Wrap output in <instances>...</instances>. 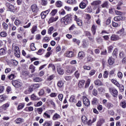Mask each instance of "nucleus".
<instances>
[{
	"mask_svg": "<svg viewBox=\"0 0 126 126\" xmlns=\"http://www.w3.org/2000/svg\"><path fill=\"white\" fill-rule=\"evenodd\" d=\"M94 84H95V85H98V86L103 85V84H102V82H101V81H100V80L99 79H97L94 81Z\"/></svg>",
	"mask_w": 126,
	"mask_h": 126,
	"instance_id": "nucleus-22",
	"label": "nucleus"
},
{
	"mask_svg": "<svg viewBox=\"0 0 126 126\" xmlns=\"http://www.w3.org/2000/svg\"><path fill=\"white\" fill-rule=\"evenodd\" d=\"M20 51L14 52V55L16 58H20Z\"/></svg>",
	"mask_w": 126,
	"mask_h": 126,
	"instance_id": "nucleus-58",
	"label": "nucleus"
},
{
	"mask_svg": "<svg viewBox=\"0 0 126 126\" xmlns=\"http://www.w3.org/2000/svg\"><path fill=\"white\" fill-rule=\"evenodd\" d=\"M118 34H120V36H125V29H122L120 30L118 32Z\"/></svg>",
	"mask_w": 126,
	"mask_h": 126,
	"instance_id": "nucleus-23",
	"label": "nucleus"
},
{
	"mask_svg": "<svg viewBox=\"0 0 126 126\" xmlns=\"http://www.w3.org/2000/svg\"><path fill=\"white\" fill-rule=\"evenodd\" d=\"M57 70L58 72V73L60 74V75H63L64 73V71L63 70V69L62 68V67H61L60 64H58L57 66Z\"/></svg>",
	"mask_w": 126,
	"mask_h": 126,
	"instance_id": "nucleus-5",
	"label": "nucleus"
},
{
	"mask_svg": "<svg viewBox=\"0 0 126 126\" xmlns=\"http://www.w3.org/2000/svg\"><path fill=\"white\" fill-rule=\"evenodd\" d=\"M43 52H44V49H39L37 52V54L41 55V54H43Z\"/></svg>",
	"mask_w": 126,
	"mask_h": 126,
	"instance_id": "nucleus-63",
	"label": "nucleus"
},
{
	"mask_svg": "<svg viewBox=\"0 0 126 126\" xmlns=\"http://www.w3.org/2000/svg\"><path fill=\"white\" fill-rule=\"evenodd\" d=\"M49 12H50V10H46L45 11L41 12V14H44L47 16V15H48V14H49Z\"/></svg>",
	"mask_w": 126,
	"mask_h": 126,
	"instance_id": "nucleus-57",
	"label": "nucleus"
},
{
	"mask_svg": "<svg viewBox=\"0 0 126 126\" xmlns=\"http://www.w3.org/2000/svg\"><path fill=\"white\" fill-rule=\"evenodd\" d=\"M57 12H58V10L54 9L51 11V15H52V16H54V15H56V13H57Z\"/></svg>",
	"mask_w": 126,
	"mask_h": 126,
	"instance_id": "nucleus-45",
	"label": "nucleus"
},
{
	"mask_svg": "<svg viewBox=\"0 0 126 126\" xmlns=\"http://www.w3.org/2000/svg\"><path fill=\"white\" fill-rule=\"evenodd\" d=\"M14 122L17 125H20V124H22V123L24 122V119L21 118H18L16 120H15Z\"/></svg>",
	"mask_w": 126,
	"mask_h": 126,
	"instance_id": "nucleus-11",
	"label": "nucleus"
},
{
	"mask_svg": "<svg viewBox=\"0 0 126 126\" xmlns=\"http://www.w3.org/2000/svg\"><path fill=\"white\" fill-rule=\"evenodd\" d=\"M54 31V27H51L49 28L48 31V33L51 35L52 34V32Z\"/></svg>",
	"mask_w": 126,
	"mask_h": 126,
	"instance_id": "nucleus-41",
	"label": "nucleus"
},
{
	"mask_svg": "<svg viewBox=\"0 0 126 126\" xmlns=\"http://www.w3.org/2000/svg\"><path fill=\"white\" fill-rule=\"evenodd\" d=\"M31 50L32 51H35L36 50V47H35V44L34 43L31 44Z\"/></svg>",
	"mask_w": 126,
	"mask_h": 126,
	"instance_id": "nucleus-38",
	"label": "nucleus"
},
{
	"mask_svg": "<svg viewBox=\"0 0 126 126\" xmlns=\"http://www.w3.org/2000/svg\"><path fill=\"white\" fill-rule=\"evenodd\" d=\"M111 82H112V83H113V84H115V85H116L117 87H120V83H119V82L117 81L116 80L112 79L111 80Z\"/></svg>",
	"mask_w": 126,
	"mask_h": 126,
	"instance_id": "nucleus-20",
	"label": "nucleus"
},
{
	"mask_svg": "<svg viewBox=\"0 0 126 126\" xmlns=\"http://www.w3.org/2000/svg\"><path fill=\"white\" fill-rule=\"evenodd\" d=\"M31 99L33 100H38V97H37V96L34 95V94H32L31 95Z\"/></svg>",
	"mask_w": 126,
	"mask_h": 126,
	"instance_id": "nucleus-52",
	"label": "nucleus"
},
{
	"mask_svg": "<svg viewBox=\"0 0 126 126\" xmlns=\"http://www.w3.org/2000/svg\"><path fill=\"white\" fill-rule=\"evenodd\" d=\"M103 76L104 78H108V76H109V72L108 71H104Z\"/></svg>",
	"mask_w": 126,
	"mask_h": 126,
	"instance_id": "nucleus-32",
	"label": "nucleus"
},
{
	"mask_svg": "<svg viewBox=\"0 0 126 126\" xmlns=\"http://www.w3.org/2000/svg\"><path fill=\"white\" fill-rule=\"evenodd\" d=\"M56 6H57V7H62V6H63V3L61 1H57L56 2Z\"/></svg>",
	"mask_w": 126,
	"mask_h": 126,
	"instance_id": "nucleus-25",
	"label": "nucleus"
},
{
	"mask_svg": "<svg viewBox=\"0 0 126 126\" xmlns=\"http://www.w3.org/2000/svg\"><path fill=\"white\" fill-rule=\"evenodd\" d=\"M0 36H1V37H5L7 36V33L5 32H2L0 33Z\"/></svg>",
	"mask_w": 126,
	"mask_h": 126,
	"instance_id": "nucleus-36",
	"label": "nucleus"
},
{
	"mask_svg": "<svg viewBox=\"0 0 126 126\" xmlns=\"http://www.w3.org/2000/svg\"><path fill=\"white\" fill-rule=\"evenodd\" d=\"M62 23H63L64 25H67L71 22V16L69 14H67L64 17L62 18L61 20Z\"/></svg>",
	"mask_w": 126,
	"mask_h": 126,
	"instance_id": "nucleus-1",
	"label": "nucleus"
},
{
	"mask_svg": "<svg viewBox=\"0 0 126 126\" xmlns=\"http://www.w3.org/2000/svg\"><path fill=\"white\" fill-rule=\"evenodd\" d=\"M58 17L54 18V17H52L50 18L48 23L50 24V23H53V22L55 21H57L58 20Z\"/></svg>",
	"mask_w": 126,
	"mask_h": 126,
	"instance_id": "nucleus-16",
	"label": "nucleus"
},
{
	"mask_svg": "<svg viewBox=\"0 0 126 126\" xmlns=\"http://www.w3.org/2000/svg\"><path fill=\"white\" fill-rule=\"evenodd\" d=\"M69 102L71 103H75L76 102V99H75V96L74 95H71L69 99Z\"/></svg>",
	"mask_w": 126,
	"mask_h": 126,
	"instance_id": "nucleus-18",
	"label": "nucleus"
},
{
	"mask_svg": "<svg viewBox=\"0 0 126 126\" xmlns=\"http://www.w3.org/2000/svg\"><path fill=\"white\" fill-rule=\"evenodd\" d=\"M117 75L119 78L122 79L123 78V73L121 71H119L117 73Z\"/></svg>",
	"mask_w": 126,
	"mask_h": 126,
	"instance_id": "nucleus-42",
	"label": "nucleus"
},
{
	"mask_svg": "<svg viewBox=\"0 0 126 126\" xmlns=\"http://www.w3.org/2000/svg\"><path fill=\"white\" fill-rule=\"evenodd\" d=\"M37 31V27L36 26H34L32 28V34H34V32H36V31Z\"/></svg>",
	"mask_w": 126,
	"mask_h": 126,
	"instance_id": "nucleus-51",
	"label": "nucleus"
},
{
	"mask_svg": "<svg viewBox=\"0 0 126 126\" xmlns=\"http://www.w3.org/2000/svg\"><path fill=\"white\" fill-rule=\"evenodd\" d=\"M113 56H115V57H117L118 56V49L115 48L113 52Z\"/></svg>",
	"mask_w": 126,
	"mask_h": 126,
	"instance_id": "nucleus-44",
	"label": "nucleus"
},
{
	"mask_svg": "<svg viewBox=\"0 0 126 126\" xmlns=\"http://www.w3.org/2000/svg\"><path fill=\"white\" fill-rule=\"evenodd\" d=\"M115 13L116 14H117V15H121L122 16L124 13L120 12L119 11H118V10H115Z\"/></svg>",
	"mask_w": 126,
	"mask_h": 126,
	"instance_id": "nucleus-64",
	"label": "nucleus"
},
{
	"mask_svg": "<svg viewBox=\"0 0 126 126\" xmlns=\"http://www.w3.org/2000/svg\"><path fill=\"white\" fill-rule=\"evenodd\" d=\"M95 40L98 44H101V43H103V39L101 37H96Z\"/></svg>",
	"mask_w": 126,
	"mask_h": 126,
	"instance_id": "nucleus-27",
	"label": "nucleus"
},
{
	"mask_svg": "<svg viewBox=\"0 0 126 126\" xmlns=\"http://www.w3.org/2000/svg\"><path fill=\"white\" fill-rule=\"evenodd\" d=\"M105 106L108 108V109H111V108H113L114 107V105L110 102H107Z\"/></svg>",
	"mask_w": 126,
	"mask_h": 126,
	"instance_id": "nucleus-29",
	"label": "nucleus"
},
{
	"mask_svg": "<svg viewBox=\"0 0 126 126\" xmlns=\"http://www.w3.org/2000/svg\"><path fill=\"white\" fill-rule=\"evenodd\" d=\"M114 20H115V21H120V20H123V17L122 16L115 17L114 18Z\"/></svg>",
	"mask_w": 126,
	"mask_h": 126,
	"instance_id": "nucleus-33",
	"label": "nucleus"
},
{
	"mask_svg": "<svg viewBox=\"0 0 126 126\" xmlns=\"http://www.w3.org/2000/svg\"><path fill=\"white\" fill-rule=\"evenodd\" d=\"M84 84H85V81L84 80H82L79 82L78 86L80 88H82L84 86Z\"/></svg>",
	"mask_w": 126,
	"mask_h": 126,
	"instance_id": "nucleus-15",
	"label": "nucleus"
},
{
	"mask_svg": "<svg viewBox=\"0 0 126 126\" xmlns=\"http://www.w3.org/2000/svg\"><path fill=\"white\" fill-rule=\"evenodd\" d=\"M32 87L33 90L37 89V88H39V87H40V85H39L38 84H35L33 85H32Z\"/></svg>",
	"mask_w": 126,
	"mask_h": 126,
	"instance_id": "nucleus-39",
	"label": "nucleus"
},
{
	"mask_svg": "<svg viewBox=\"0 0 126 126\" xmlns=\"http://www.w3.org/2000/svg\"><path fill=\"white\" fill-rule=\"evenodd\" d=\"M72 41L74 43H76L77 45H79L80 44V40L76 38H73Z\"/></svg>",
	"mask_w": 126,
	"mask_h": 126,
	"instance_id": "nucleus-37",
	"label": "nucleus"
},
{
	"mask_svg": "<svg viewBox=\"0 0 126 126\" xmlns=\"http://www.w3.org/2000/svg\"><path fill=\"white\" fill-rule=\"evenodd\" d=\"M66 72L67 73H72V70H71V67L70 66L67 67Z\"/></svg>",
	"mask_w": 126,
	"mask_h": 126,
	"instance_id": "nucleus-43",
	"label": "nucleus"
},
{
	"mask_svg": "<svg viewBox=\"0 0 126 126\" xmlns=\"http://www.w3.org/2000/svg\"><path fill=\"white\" fill-rule=\"evenodd\" d=\"M109 92L112 94L113 97H117L118 96V91L114 88H109Z\"/></svg>",
	"mask_w": 126,
	"mask_h": 126,
	"instance_id": "nucleus-2",
	"label": "nucleus"
},
{
	"mask_svg": "<svg viewBox=\"0 0 126 126\" xmlns=\"http://www.w3.org/2000/svg\"><path fill=\"white\" fill-rule=\"evenodd\" d=\"M90 81L91 80L89 79L87 80L86 85L85 86V88H88V87L89 86V85L90 84Z\"/></svg>",
	"mask_w": 126,
	"mask_h": 126,
	"instance_id": "nucleus-46",
	"label": "nucleus"
},
{
	"mask_svg": "<svg viewBox=\"0 0 126 126\" xmlns=\"http://www.w3.org/2000/svg\"><path fill=\"white\" fill-rule=\"evenodd\" d=\"M54 78H55V75H51L47 77V81H51V80H53Z\"/></svg>",
	"mask_w": 126,
	"mask_h": 126,
	"instance_id": "nucleus-31",
	"label": "nucleus"
},
{
	"mask_svg": "<svg viewBox=\"0 0 126 126\" xmlns=\"http://www.w3.org/2000/svg\"><path fill=\"white\" fill-rule=\"evenodd\" d=\"M48 67H51L53 69V70H56V67L55 66V65L50 63L49 64Z\"/></svg>",
	"mask_w": 126,
	"mask_h": 126,
	"instance_id": "nucleus-54",
	"label": "nucleus"
},
{
	"mask_svg": "<svg viewBox=\"0 0 126 126\" xmlns=\"http://www.w3.org/2000/svg\"><path fill=\"white\" fill-rule=\"evenodd\" d=\"M101 0H96L92 3L91 4L92 5H98L101 4Z\"/></svg>",
	"mask_w": 126,
	"mask_h": 126,
	"instance_id": "nucleus-21",
	"label": "nucleus"
},
{
	"mask_svg": "<svg viewBox=\"0 0 126 126\" xmlns=\"http://www.w3.org/2000/svg\"><path fill=\"white\" fill-rule=\"evenodd\" d=\"M74 20L77 23L78 26H82V20L79 19L76 15L74 16Z\"/></svg>",
	"mask_w": 126,
	"mask_h": 126,
	"instance_id": "nucleus-9",
	"label": "nucleus"
},
{
	"mask_svg": "<svg viewBox=\"0 0 126 126\" xmlns=\"http://www.w3.org/2000/svg\"><path fill=\"white\" fill-rule=\"evenodd\" d=\"M108 4H109L108 2L106 1L102 4H101V7L103 8L106 7L107 6H108Z\"/></svg>",
	"mask_w": 126,
	"mask_h": 126,
	"instance_id": "nucleus-50",
	"label": "nucleus"
},
{
	"mask_svg": "<svg viewBox=\"0 0 126 126\" xmlns=\"http://www.w3.org/2000/svg\"><path fill=\"white\" fill-rule=\"evenodd\" d=\"M30 69L31 70V72L32 73H33V72H34V71H35V66H34V65H31L30 66Z\"/></svg>",
	"mask_w": 126,
	"mask_h": 126,
	"instance_id": "nucleus-40",
	"label": "nucleus"
},
{
	"mask_svg": "<svg viewBox=\"0 0 126 126\" xmlns=\"http://www.w3.org/2000/svg\"><path fill=\"white\" fill-rule=\"evenodd\" d=\"M23 108H24V105L21 104L18 106L17 110H21V109H23Z\"/></svg>",
	"mask_w": 126,
	"mask_h": 126,
	"instance_id": "nucleus-53",
	"label": "nucleus"
},
{
	"mask_svg": "<svg viewBox=\"0 0 126 126\" xmlns=\"http://www.w3.org/2000/svg\"><path fill=\"white\" fill-rule=\"evenodd\" d=\"M111 41H119L121 40V37L118 35L112 34L110 37Z\"/></svg>",
	"mask_w": 126,
	"mask_h": 126,
	"instance_id": "nucleus-8",
	"label": "nucleus"
},
{
	"mask_svg": "<svg viewBox=\"0 0 126 126\" xmlns=\"http://www.w3.org/2000/svg\"><path fill=\"white\" fill-rule=\"evenodd\" d=\"M75 77H76L77 78H78L79 77V72L78 71V70H77L75 72Z\"/></svg>",
	"mask_w": 126,
	"mask_h": 126,
	"instance_id": "nucleus-61",
	"label": "nucleus"
},
{
	"mask_svg": "<svg viewBox=\"0 0 126 126\" xmlns=\"http://www.w3.org/2000/svg\"><path fill=\"white\" fill-rule=\"evenodd\" d=\"M8 107H9V104L6 103V104L3 105L0 108V110H3V111H5V110H6V108H8Z\"/></svg>",
	"mask_w": 126,
	"mask_h": 126,
	"instance_id": "nucleus-17",
	"label": "nucleus"
},
{
	"mask_svg": "<svg viewBox=\"0 0 126 126\" xmlns=\"http://www.w3.org/2000/svg\"><path fill=\"white\" fill-rule=\"evenodd\" d=\"M6 51L4 48H1L0 49V56H2V55H5Z\"/></svg>",
	"mask_w": 126,
	"mask_h": 126,
	"instance_id": "nucleus-28",
	"label": "nucleus"
},
{
	"mask_svg": "<svg viewBox=\"0 0 126 126\" xmlns=\"http://www.w3.org/2000/svg\"><path fill=\"white\" fill-rule=\"evenodd\" d=\"M108 62L110 65H113L115 63V59L113 57H109Z\"/></svg>",
	"mask_w": 126,
	"mask_h": 126,
	"instance_id": "nucleus-13",
	"label": "nucleus"
},
{
	"mask_svg": "<svg viewBox=\"0 0 126 126\" xmlns=\"http://www.w3.org/2000/svg\"><path fill=\"white\" fill-rule=\"evenodd\" d=\"M96 30H97V25H93L91 28V31L93 35L96 34Z\"/></svg>",
	"mask_w": 126,
	"mask_h": 126,
	"instance_id": "nucleus-10",
	"label": "nucleus"
},
{
	"mask_svg": "<svg viewBox=\"0 0 126 126\" xmlns=\"http://www.w3.org/2000/svg\"><path fill=\"white\" fill-rule=\"evenodd\" d=\"M65 56L66 57H67V58H72V57L74 56V54H73V52L72 51H67L66 53Z\"/></svg>",
	"mask_w": 126,
	"mask_h": 126,
	"instance_id": "nucleus-12",
	"label": "nucleus"
},
{
	"mask_svg": "<svg viewBox=\"0 0 126 126\" xmlns=\"http://www.w3.org/2000/svg\"><path fill=\"white\" fill-rule=\"evenodd\" d=\"M82 46L83 47H84V48H86V47L88 46V45L87 44V42H86V40H84L83 41Z\"/></svg>",
	"mask_w": 126,
	"mask_h": 126,
	"instance_id": "nucleus-56",
	"label": "nucleus"
},
{
	"mask_svg": "<svg viewBox=\"0 0 126 126\" xmlns=\"http://www.w3.org/2000/svg\"><path fill=\"white\" fill-rule=\"evenodd\" d=\"M81 120H82V123H83L84 124H87V117H86V116H82Z\"/></svg>",
	"mask_w": 126,
	"mask_h": 126,
	"instance_id": "nucleus-24",
	"label": "nucleus"
},
{
	"mask_svg": "<svg viewBox=\"0 0 126 126\" xmlns=\"http://www.w3.org/2000/svg\"><path fill=\"white\" fill-rule=\"evenodd\" d=\"M88 4V0H83L79 4L80 8L82 9H84L87 6Z\"/></svg>",
	"mask_w": 126,
	"mask_h": 126,
	"instance_id": "nucleus-3",
	"label": "nucleus"
},
{
	"mask_svg": "<svg viewBox=\"0 0 126 126\" xmlns=\"http://www.w3.org/2000/svg\"><path fill=\"white\" fill-rule=\"evenodd\" d=\"M14 23H15V25H16L17 26H18V25H19V24H21V21H20L19 20H15Z\"/></svg>",
	"mask_w": 126,
	"mask_h": 126,
	"instance_id": "nucleus-49",
	"label": "nucleus"
},
{
	"mask_svg": "<svg viewBox=\"0 0 126 126\" xmlns=\"http://www.w3.org/2000/svg\"><path fill=\"white\" fill-rule=\"evenodd\" d=\"M12 84L16 88H19V87H21V83L17 80H14L12 82Z\"/></svg>",
	"mask_w": 126,
	"mask_h": 126,
	"instance_id": "nucleus-4",
	"label": "nucleus"
},
{
	"mask_svg": "<svg viewBox=\"0 0 126 126\" xmlns=\"http://www.w3.org/2000/svg\"><path fill=\"white\" fill-rule=\"evenodd\" d=\"M120 106H121V107H122V108H126V103L125 101H123L120 104Z\"/></svg>",
	"mask_w": 126,
	"mask_h": 126,
	"instance_id": "nucleus-55",
	"label": "nucleus"
},
{
	"mask_svg": "<svg viewBox=\"0 0 126 126\" xmlns=\"http://www.w3.org/2000/svg\"><path fill=\"white\" fill-rule=\"evenodd\" d=\"M42 80V78L38 77H36L33 79V81H34V82H41Z\"/></svg>",
	"mask_w": 126,
	"mask_h": 126,
	"instance_id": "nucleus-19",
	"label": "nucleus"
},
{
	"mask_svg": "<svg viewBox=\"0 0 126 126\" xmlns=\"http://www.w3.org/2000/svg\"><path fill=\"white\" fill-rule=\"evenodd\" d=\"M96 72V71L94 69H93L91 70V71L89 73L90 75H94L95 74V73Z\"/></svg>",
	"mask_w": 126,
	"mask_h": 126,
	"instance_id": "nucleus-59",
	"label": "nucleus"
},
{
	"mask_svg": "<svg viewBox=\"0 0 126 126\" xmlns=\"http://www.w3.org/2000/svg\"><path fill=\"white\" fill-rule=\"evenodd\" d=\"M2 26H3V29H4V30H7V29L8 28V25H7L6 23H3L2 24Z\"/></svg>",
	"mask_w": 126,
	"mask_h": 126,
	"instance_id": "nucleus-48",
	"label": "nucleus"
},
{
	"mask_svg": "<svg viewBox=\"0 0 126 126\" xmlns=\"http://www.w3.org/2000/svg\"><path fill=\"white\" fill-rule=\"evenodd\" d=\"M31 9L32 12H34V13H37V12L39 11V8H38V6H37V5L35 4H32L31 6Z\"/></svg>",
	"mask_w": 126,
	"mask_h": 126,
	"instance_id": "nucleus-7",
	"label": "nucleus"
},
{
	"mask_svg": "<svg viewBox=\"0 0 126 126\" xmlns=\"http://www.w3.org/2000/svg\"><path fill=\"white\" fill-rule=\"evenodd\" d=\"M97 94H98V92L97 91V90L94 89L93 90V94L94 96H97Z\"/></svg>",
	"mask_w": 126,
	"mask_h": 126,
	"instance_id": "nucleus-60",
	"label": "nucleus"
},
{
	"mask_svg": "<svg viewBox=\"0 0 126 126\" xmlns=\"http://www.w3.org/2000/svg\"><path fill=\"white\" fill-rule=\"evenodd\" d=\"M43 126H52V122L46 121L44 124H43Z\"/></svg>",
	"mask_w": 126,
	"mask_h": 126,
	"instance_id": "nucleus-34",
	"label": "nucleus"
},
{
	"mask_svg": "<svg viewBox=\"0 0 126 126\" xmlns=\"http://www.w3.org/2000/svg\"><path fill=\"white\" fill-rule=\"evenodd\" d=\"M43 117L45 118V119H50V118H51V116L48 114L47 112L43 114Z\"/></svg>",
	"mask_w": 126,
	"mask_h": 126,
	"instance_id": "nucleus-35",
	"label": "nucleus"
},
{
	"mask_svg": "<svg viewBox=\"0 0 126 126\" xmlns=\"http://www.w3.org/2000/svg\"><path fill=\"white\" fill-rule=\"evenodd\" d=\"M83 102L84 105L86 106V107H88L90 105V101H89V99L87 98L86 96L83 97Z\"/></svg>",
	"mask_w": 126,
	"mask_h": 126,
	"instance_id": "nucleus-6",
	"label": "nucleus"
},
{
	"mask_svg": "<svg viewBox=\"0 0 126 126\" xmlns=\"http://www.w3.org/2000/svg\"><path fill=\"white\" fill-rule=\"evenodd\" d=\"M61 118V116L60 115L58 114L57 113L54 114V115L53 117V120L54 121H56V120H58V119H60Z\"/></svg>",
	"mask_w": 126,
	"mask_h": 126,
	"instance_id": "nucleus-26",
	"label": "nucleus"
},
{
	"mask_svg": "<svg viewBox=\"0 0 126 126\" xmlns=\"http://www.w3.org/2000/svg\"><path fill=\"white\" fill-rule=\"evenodd\" d=\"M15 78V76L13 74H11L9 76H8V78L10 79V80H13V79H14Z\"/></svg>",
	"mask_w": 126,
	"mask_h": 126,
	"instance_id": "nucleus-47",
	"label": "nucleus"
},
{
	"mask_svg": "<svg viewBox=\"0 0 126 126\" xmlns=\"http://www.w3.org/2000/svg\"><path fill=\"white\" fill-rule=\"evenodd\" d=\"M78 57L79 59H83L85 57V54L83 51H80L78 53Z\"/></svg>",
	"mask_w": 126,
	"mask_h": 126,
	"instance_id": "nucleus-14",
	"label": "nucleus"
},
{
	"mask_svg": "<svg viewBox=\"0 0 126 126\" xmlns=\"http://www.w3.org/2000/svg\"><path fill=\"white\" fill-rule=\"evenodd\" d=\"M113 49H114V47L112 45L108 47V52L111 53L112 52V51H113Z\"/></svg>",
	"mask_w": 126,
	"mask_h": 126,
	"instance_id": "nucleus-62",
	"label": "nucleus"
},
{
	"mask_svg": "<svg viewBox=\"0 0 126 126\" xmlns=\"http://www.w3.org/2000/svg\"><path fill=\"white\" fill-rule=\"evenodd\" d=\"M57 85L58 87H60V88L63 87V81H58Z\"/></svg>",
	"mask_w": 126,
	"mask_h": 126,
	"instance_id": "nucleus-30",
	"label": "nucleus"
}]
</instances>
